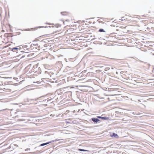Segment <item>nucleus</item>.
<instances>
[{"label":"nucleus","instance_id":"4468645a","mask_svg":"<svg viewBox=\"0 0 154 154\" xmlns=\"http://www.w3.org/2000/svg\"><path fill=\"white\" fill-rule=\"evenodd\" d=\"M46 35H43L42 36H40V37H44V36Z\"/></svg>","mask_w":154,"mask_h":154},{"label":"nucleus","instance_id":"dca6fc26","mask_svg":"<svg viewBox=\"0 0 154 154\" xmlns=\"http://www.w3.org/2000/svg\"><path fill=\"white\" fill-rule=\"evenodd\" d=\"M6 39H8V37H6Z\"/></svg>","mask_w":154,"mask_h":154},{"label":"nucleus","instance_id":"7ed1b4c3","mask_svg":"<svg viewBox=\"0 0 154 154\" xmlns=\"http://www.w3.org/2000/svg\"><path fill=\"white\" fill-rule=\"evenodd\" d=\"M92 121H93L94 122H97L100 121L98 119L95 118H92L91 119Z\"/></svg>","mask_w":154,"mask_h":154},{"label":"nucleus","instance_id":"9d476101","mask_svg":"<svg viewBox=\"0 0 154 154\" xmlns=\"http://www.w3.org/2000/svg\"><path fill=\"white\" fill-rule=\"evenodd\" d=\"M3 89H4V91H11V89H5V88Z\"/></svg>","mask_w":154,"mask_h":154},{"label":"nucleus","instance_id":"20e7f679","mask_svg":"<svg viewBox=\"0 0 154 154\" xmlns=\"http://www.w3.org/2000/svg\"><path fill=\"white\" fill-rule=\"evenodd\" d=\"M110 136L111 137H114L116 138L119 137V136H118V135L117 134H116L115 133H113L112 134L110 135Z\"/></svg>","mask_w":154,"mask_h":154},{"label":"nucleus","instance_id":"0eeeda50","mask_svg":"<svg viewBox=\"0 0 154 154\" xmlns=\"http://www.w3.org/2000/svg\"><path fill=\"white\" fill-rule=\"evenodd\" d=\"M116 34L115 33H112L110 34L109 35L111 37H113L114 38H116Z\"/></svg>","mask_w":154,"mask_h":154},{"label":"nucleus","instance_id":"423d86ee","mask_svg":"<svg viewBox=\"0 0 154 154\" xmlns=\"http://www.w3.org/2000/svg\"><path fill=\"white\" fill-rule=\"evenodd\" d=\"M61 14L63 15H67L69 14V13L67 12H61Z\"/></svg>","mask_w":154,"mask_h":154},{"label":"nucleus","instance_id":"2eb2a0df","mask_svg":"<svg viewBox=\"0 0 154 154\" xmlns=\"http://www.w3.org/2000/svg\"><path fill=\"white\" fill-rule=\"evenodd\" d=\"M38 27V28H43V26H39V27Z\"/></svg>","mask_w":154,"mask_h":154},{"label":"nucleus","instance_id":"f8f14e48","mask_svg":"<svg viewBox=\"0 0 154 154\" xmlns=\"http://www.w3.org/2000/svg\"><path fill=\"white\" fill-rule=\"evenodd\" d=\"M50 143V142L46 143H42V144H41L40 146H44L45 145L48 144V143Z\"/></svg>","mask_w":154,"mask_h":154},{"label":"nucleus","instance_id":"39448f33","mask_svg":"<svg viewBox=\"0 0 154 154\" xmlns=\"http://www.w3.org/2000/svg\"><path fill=\"white\" fill-rule=\"evenodd\" d=\"M97 117L98 118L104 120H108L109 119V118L108 117H102L99 116H97Z\"/></svg>","mask_w":154,"mask_h":154},{"label":"nucleus","instance_id":"ddd939ff","mask_svg":"<svg viewBox=\"0 0 154 154\" xmlns=\"http://www.w3.org/2000/svg\"><path fill=\"white\" fill-rule=\"evenodd\" d=\"M104 23V28H106V26H107V25L106 23Z\"/></svg>","mask_w":154,"mask_h":154},{"label":"nucleus","instance_id":"f257e3e1","mask_svg":"<svg viewBox=\"0 0 154 154\" xmlns=\"http://www.w3.org/2000/svg\"><path fill=\"white\" fill-rule=\"evenodd\" d=\"M27 46L26 45H24L22 47L23 50H22V49L20 50L21 52H24V53H28L29 52L28 49L29 48H27Z\"/></svg>","mask_w":154,"mask_h":154},{"label":"nucleus","instance_id":"6e6552de","mask_svg":"<svg viewBox=\"0 0 154 154\" xmlns=\"http://www.w3.org/2000/svg\"><path fill=\"white\" fill-rule=\"evenodd\" d=\"M78 150H79L80 151H86V152H89V151L88 150H85V149H78Z\"/></svg>","mask_w":154,"mask_h":154},{"label":"nucleus","instance_id":"9b49d317","mask_svg":"<svg viewBox=\"0 0 154 154\" xmlns=\"http://www.w3.org/2000/svg\"><path fill=\"white\" fill-rule=\"evenodd\" d=\"M99 32H106V31H105V30L103 29H100L99 30Z\"/></svg>","mask_w":154,"mask_h":154},{"label":"nucleus","instance_id":"1a4fd4ad","mask_svg":"<svg viewBox=\"0 0 154 154\" xmlns=\"http://www.w3.org/2000/svg\"><path fill=\"white\" fill-rule=\"evenodd\" d=\"M40 40V38H39V37H38V38H35V39L33 41V42H35V41H36V42H37V41H39Z\"/></svg>","mask_w":154,"mask_h":154},{"label":"nucleus","instance_id":"f03ea898","mask_svg":"<svg viewBox=\"0 0 154 154\" xmlns=\"http://www.w3.org/2000/svg\"><path fill=\"white\" fill-rule=\"evenodd\" d=\"M21 49V48H13L12 49V51L14 52H20V50Z\"/></svg>","mask_w":154,"mask_h":154}]
</instances>
